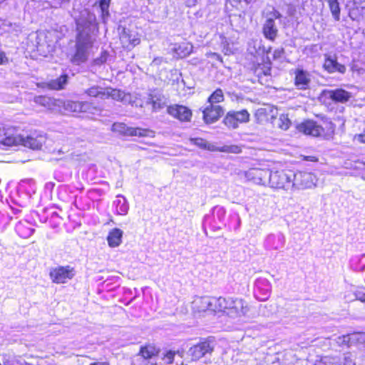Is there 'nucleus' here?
Returning <instances> with one entry per match:
<instances>
[{
	"label": "nucleus",
	"mask_w": 365,
	"mask_h": 365,
	"mask_svg": "<svg viewBox=\"0 0 365 365\" xmlns=\"http://www.w3.org/2000/svg\"><path fill=\"white\" fill-rule=\"evenodd\" d=\"M317 178L314 174L309 172H293L292 185L297 189H307L316 186Z\"/></svg>",
	"instance_id": "4"
},
{
	"label": "nucleus",
	"mask_w": 365,
	"mask_h": 365,
	"mask_svg": "<svg viewBox=\"0 0 365 365\" xmlns=\"http://www.w3.org/2000/svg\"><path fill=\"white\" fill-rule=\"evenodd\" d=\"M214 349V342L209 339H205L191 346L187 351V354L190 356L192 361H198L202 357L211 355Z\"/></svg>",
	"instance_id": "3"
},
{
	"label": "nucleus",
	"mask_w": 365,
	"mask_h": 365,
	"mask_svg": "<svg viewBox=\"0 0 365 365\" xmlns=\"http://www.w3.org/2000/svg\"><path fill=\"white\" fill-rule=\"evenodd\" d=\"M140 354L144 358V359H150L152 356H153L155 354V349L154 347L151 346H146L144 347H142L140 351Z\"/></svg>",
	"instance_id": "40"
},
{
	"label": "nucleus",
	"mask_w": 365,
	"mask_h": 365,
	"mask_svg": "<svg viewBox=\"0 0 365 365\" xmlns=\"http://www.w3.org/2000/svg\"><path fill=\"white\" fill-rule=\"evenodd\" d=\"M123 231L118 228L113 229L107 237L108 245L111 247H116L122 242Z\"/></svg>",
	"instance_id": "24"
},
{
	"label": "nucleus",
	"mask_w": 365,
	"mask_h": 365,
	"mask_svg": "<svg viewBox=\"0 0 365 365\" xmlns=\"http://www.w3.org/2000/svg\"><path fill=\"white\" fill-rule=\"evenodd\" d=\"M248 311V307L245 302L240 299H235V304L232 307V312H227L228 315L231 317H240L246 314Z\"/></svg>",
	"instance_id": "22"
},
{
	"label": "nucleus",
	"mask_w": 365,
	"mask_h": 365,
	"mask_svg": "<svg viewBox=\"0 0 365 365\" xmlns=\"http://www.w3.org/2000/svg\"><path fill=\"white\" fill-rule=\"evenodd\" d=\"M298 128L299 131L304 134L314 137L321 136L324 132V129L322 126L312 120H308L300 124Z\"/></svg>",
	"instance_id": "16"
},
{
	"label": "nucleus",
	"mask_w": 365,
	"mask_h": 365,
	"mask_svg": "<svg viewBox=\"0 0 365 365\" xmlns=\"http://www.w3.org/2000/svg\"><path fill=\"white\" fill-rule=\"evenodd\" d=\"M120 41L123 48L130 50L140 43V39L136 31L123 29L120 34Z\"/></svg>",
	"instance_id": "9"
},
{
	"label": "nucleus",
	"mask_w": 365,
	"mask_h": 365,
	"mask_svg": "<svg viewBox=\"0 0 365 365\" xmlns=\"http://www.w3.org/2000/svg\"><path fill=\"white\" fill-rule=\"evenodd\" d=\"M50 276L55 283H65L73 277L74 270L69 266L58 267L51 271Z\"/></svg>",
	"instance_id": "10"
},
{
	"label": "nucleus",
	"mask_w": 365,
	"mask_h": 365,
	"mask_svg": "<svg viewBox=\"0 0 365 365\" xmlns=\"http://www.w3.org/2000/svg\"><path fill=\"white\" fill-rule=\"evenodd\" d=\"M108 57V53L106 51H103L101 54V56L98 58H96L94 60V63L96 65H101L102 63H105Z\"/></svg>",
	"instance_id": "46"
},
{
	"label": "nucleus",
	"mask_w": 365,
	"mask_h": 365,
	"mask_svg": "<svg viewBox=\"0 0 365 365\" xmlns=\"http://www.w3.org/2000/svg\"><path fill=\"white\" fill-rule=\"evenodd\" d=\"M223 114V108L218 105H209L203 110V118L206 123L217 121Z\"/></svg>",
	"instance_id": "13"
},
{
	"label": "nucleus",
	"mask_w": 365,
	"mask_h": 365,
	"mask_svg": "<svg viewBox=\"0 0 365 365\" xmlns=\"http://www.w3.org/2000/svg\"><path fill=\"white\" fill-rule=\"evenodd\" d=\"M149 103H152L153 109L154 110H158L160 109L164 104V103H161L158 99L154 100L153 97L151 98H150Z\"/></svg>",
	"instance_id": "48"
},
{
	"label": "nucleus",
	"mask_w": 365,
	"mask_h": 365,
	"mask_svg": "<svg viewBox=\"0 0 365 365\" xmlns=\"http://www.w3.org/2000/svg\"><path fill=\"white\" fill-rule=\"evenodd\" d=\"M81 101H58V107L62 106L66 111L81 113Z\"/></svg>",
	"instance_id": "28"
},
{
	"label": "nucleus",
	"mask_w": 365,
	"mask_h": 365,
	"mask_svg": "<svg viewBox=\"0 0 365 365\" xmlns=\"http://www.w3.org/2000/svg\"><path fill=\"white\" fill-rule=\"evenodd\" d=\"M110 0H100L99 1V7L101 11V16L103 21L109 16V6H110Z\"/></svg>",
	"instance_id": "37"
},
{
	"label": "nucleus",
	"mask_w": 365,
	"mask_h": 365,
	"mask_svg": "<svg viewBox=\"0 0 365 365\" xmlns=\"http://www.w3.org/2000/svg\"><path fill=\"white\" fill-rule=\"evenodd\" d=\"M324 363L325 365H355L352 354L349 352L344 354L343 362L337 356H327L324 359Z\"/></svg>",
	"instance_id": "21"
},
{
	"label": "nucleus",
	"mask_w": 365,
	"mask_h": 365,
	"mask_svg": "<svg viewBox=\"0 0 365 365\" xmlns=\"http://www.w3.org/2000/svg\"><path fill=\"white\" fill-rule=\"evenodd\" d=\"M167 110L170 115L180 121H190L192 117V111L184 106H170Z\"/></svg>",
	"instance_id": "11"
},
{
	"label": "nucleus",
	"mask_w": 365,
	"mask_h": 365,
	"mask_svg": "<svg viewBox=\"0 0 365 365\" xmlns=\"http://www.w3.org/2000/svg\"><path fill=\"white\" fill-rule=\"evenodd\" d=\"M270 170L267 169L252 168L246 173L249 180L258 185L269 184Z\"/></svg>",
	"instance_id": "8"
},
{
	"label": "nucleus",
	"mask_w": 365,
	"mask_h": 365,
	"mask_svg": "<svg viewBox=\"0 0 365 365\" xmlns=\"http://www.w3.org/2000/svg\"><path fill=\"white\" fill-rule=\"evenodd\" d=\"M227 304H226V309L228 310L227 312H232V307H233V304H235V299H233L232 298H227Z\"/></svg>",
	"instance_id": "50"
},
{
	"label": "nucleus",
	"mask_w": 365,
	"mask_h": 365,
	"mask_svg": "<svg viewBox=\"0 0 365 365\" xmlns=\"http://www.w3.org/2000/svg\"><path fill=\"white\" fill-rule=\"evenodd\" d=\"M284 53V50L283 48H277L274 51L273 57L274 59L281 58Z\"/></svg>",
	"instance_id": "49"
},
{
	"label": "nucleus",
	"mask_w": 365,
	"mask_h": 365,
	"mask_svg": "<svg viewBox=\"0 0 365 365\" xmlns=\"http://www.w3.org/2000/svg\"><path fill=\"white\" fill-rule=\"evenodd\" d=\"M227 298L224 297H212V311L222 312L226 310V304Z\"/></svg>",
	"instance_id": "33"
},
{
	"label": "nucleus",
	"mask_w": 365,
	"mask_h": 365,
	"mask_svg": "<svg viewBox=\"0 0 365 365\" xmlns=\"http://www.w3.org/2000/svg\"><path fill=\"white\" fill-rule=\"evenodd\" d=\"M331 12L335 20H339L340 8L337 0H327Z\"/></svg>",
	"instance_id": "38"
},
{
	"label": "nucleus",
	"mask_w": 365,
	"mask_h": 365,
	"mask_svg": "<svg viewBox=\"0 0 365 365\" xmlns=\"http://www.w3.org/2000/svg\"><path fill=\"white\" fill-rule=\"evenodd\" d=\"M192 49V46L188 43H182L180 44L174 45L172 51L177 55L179 58H184L188 56Z\"/></svg>",
	"instance_id": "26"
},
{
	"label": "nucleus",
	"mask_w": 365,
	"mask_h": 365,
	"mask_svg": "<svg viewBox=\"0 0 365 365\" xmlns=\"http://www.w3.org/2000/svg\"><path fill=\"white\" fill-rule=\"evenodd\" d=\"M223 101L224 94L220 88H217V90H215L208 98V103H210V106L222 102Z\"/></svg>",
	"instance_id": "36"
},
{
	"label": "nucleus",
	"mask_w": 365,
	"mask_h": 365,
	"mask_svg": "<svg viewBox=\"0 0 365 365\" xmlns=\"http://www.w3.org/2000/svg\"><path fill=\"white\" fill-rule=\"evenodd\" d=\"M355 139L361 143H365V130L363 131V133L356 135L355 136Z\"/></svg>",
	"instance_id": "51"
},
{
	"label": "nucleus",
	"mask_w": 365,
	"mask_h": 365,
	"mask_svg": "<svg viewBox=\"0 0 365 365\" xmlns=\"http://www.w3.org/2000/svg\"><path fill=\"white\" fill-rule=\"evenodd\" d=\"M105 99L111 98L115 101H121L124 97V93L118 89H113L111 88H106L105 90Z\"/></svg>",
	"instance_id": "35"
},
{
	"label": "nucleus",
	"mask_w": 365,
	"mask_h": 365,
	"mask_svg": "<svg viewBox=\"0 0 365 365\" xmlns=\"http://www.w3.org/2000/svg\"><path fill=\"white\" fill-rule=\"evenodd\" d=\"M78 35L75 49L70 54V61L73 64L80 65L85 63L89 56L90 49L95 41L97 27L93 14H87L76 21Z\"/></svg>",
	"instance_id": "1"
},
{
	"label": "nucleus",
	"mask_w": 365,
	"mask_h": 365,
	"mask_svg": "<svg viewBox=\"0 0 365 365\" xmlns=\"http://www.w3.org/2000/svg\"><path fill=\"white\" fill-rule=\"evenodd\" d=\"M263 34L267 38L270 40H274L277 36V29L272 18L266 20L263 26Z\"/></svg>",
	"instance_id": "23"
},
{
	"label": "nucleus",
	"mask_w": 365,
	"mask_h": 365,
	"mask_svg": "<svg viewBox=\"0 0 365 365\" xmlns=\"http://www.w3.org/2000/svg\"><path fill=\"white\" fill-rule=\"evenodd\" d=\"M291 125V120L289 119L288 115L285 114L280 115L277 120V125L279 128L284 130H287Z\"/></svg>",
	"instance_id": "39"
},
{
	"label": "nucleus",
	"mask_w": 365,
	"mask_h": 365,
	"mask_svg": "<svg viewBox=\"0 0 365 365\" xmlns=\"http://www.w3.org/2000/svg\"><path fill=\"white\" fill-rule=\"evenodd\" d=\"M6 61V58L3 52H0V64H2L4 63V61Z\"/></svg>",
	"instance_id": "52"
},
{
	"label": "nucleus",
	"mask_w": 365,
	"mask_h": 365,
	"mask_svg": "<svg viewBox=\"0 0 365 365\" xmlns=\"http://www.w3.org/2000/svg\"><path fill=\"white\" fill-rule=\"evenodd\" d=\"M27 222H19L15 227L16 231L18 235L22 238H28L31 236L34 232V229L28 227Z\"/></svg>",
	"instance_id": "30"
},
{
	"label": "nucleus",
	"mask_w": 365,
	"mask_h": 365,
	"mask_svg": "<svg viewBox=\"0 0 365 365\" xmlns=\"http://www.w3.org/2000/svg\"><path fill=\"white\" fill-rule=\"evenodd\" d=\"M324 68L329 73L339 72L340 73H344L346 70L344 65L338 63L336 58L331 56H329L325 59Z\"/></svg>",
	"instance_id": "19"
},
{
	"label": "nucleus",
	"mask_w": 365,
	"mask_h": 365,
	"mask_svg": "<svg viewBox=\"0 0 365 365\" xmlns=\"http://www.w3.org/2000/svg\"><path fill=\"white\" fill-rule=\"evenodd\" d=\"M273 17H274V19H279V18H280V17H281V14H280V13H279V11H275L274 12V14H273Z\"/></svg>",
	"instance_id": "55"
},
{
	"label": "nucleus",
	"mask_w": 365,
	"mask_h": 365,
	"mask_svg": "<svg viewBox=\"0 0 365 365\" xmlns=\"http://www.w3.org/2000/svg\"><path fill=\"white\" fill-rule=\"evenodd\" d=\"M113 131L127 136L153 137L154 132L148 129L132 128L123 123H115L112 126Z\"/></svg>",
	"instance_id": "7"
},
{
	"label": "nucleus",
	"mask_w": 365,
	"mask_h": 365,
	"mask_svg": "<svg viewBox=\"0 0 365 365\" xmlns=\"http://www.w3.org/2000/svg\"><path fill=\"white\" fill-rule=\"evenodd\" d=\"M102 111V108L95 105L93 102L81 101V113H88L91 114H98Z\"/></svg>",
	"instance_id": "31"
},
{
	"label": "nucleus",
	"mask_w": 365,
	"mask_h": 365,
	"mask_svg": "<svg viewBox=\"0 0 365 365\" xmlns=\"http://www.w3.org/2000/svg\"><path fill=\"white\" fill-rule=\"evenodd\" d=\"M68 76L67 74H63L56 79H52L43 83V87L47 88L49 90H62L68 83Z\"/></svg>",
	"instance_id": "20"
},
{
	"label": "nucleus",
	"mask_w": 365,
	"mask_h": 365,
	"mask_svg": "<svg viewBox=\"0 0 365 365\" xmlns=\"http://www.w3.org/2000/svg\"><path fill=\"white\" fill-rule=\"evenodd\" d=\"M45 143V138L43 135L26 136L24 138L14 133L11 128L0 130V144L6 146H12L21 144L33 150H38Z\"/></svg>",
	"instance_id": "2"
},
{
	"label": "nucleus",
	"mask_w": 365,
	"mask_h": 365,
	"mask_svg": "<svg viewBox=\"0 0 365 365\" xmlns=\"http://www.w3.org/2000/svg\"><path fill=\"white\" fill-rule=\"evenodd\" d=\"M348 339L351 346L358 344H363L365 343V333L364 332H354L349 334Z\"/></svg>",
	"instance_id": "34"
},
{
	"label": "nucleus",
	"mask_w": 365,
	"mask_h": 365,
	"mask_svg": "<svg viewBox=\"0 0 365 365\" xmlns=\"http://www.w3.org/2000/svg\"><path fill=\"white\" fill-rule=\"evenodd\" d=\"M271 292V284L266 279H258L255 284V293L260 301L266 300Z\"/></svg>",
	"instance_id": "12"
},
{
	"label": "nucleus",
	"mask_w": 365,
	"mask_h": 365,
	"mask_svg": "<svg viewBox=\"0 0 365 365\" xmlns=\"http://www.w3.org/2000/svg\"><path fill=\"white\" fill-rule=\"evenodd\" d=\"M270 68L266 67V68H257L256 72L257 74V76L259 77V80L262 78V75L264 76H270Z\"/></svg>",
	"instance_id": "45"
},
{
	"label": "nucleus",
	"mask_w": 365,
	"mask_h": 365,
	"mask_svg": "<svg viewBox=\"0 0 365 365\" xmlns=\"http://www.w3.org/2000/svg\"><path fill=\"white\" fill-rule=\"evenodd\" d=\"M175 356V352L173 351H167L163 358V360L165 364H170L173 362L174 357Z\"/></svg>",
	"instance_id": "43"
},
{
	"label": "nucleus",
	"mask_w": 365,
	"mask_h": 365,
	"mask_svg": "<svg viewBox=\"0 0 365 365\" xmlns=\"http://www.w3.org/2000/svg\"><path fill=\"white\" fill-rule=\"evenodd\" d=\"M117 197L118 199L113 202V205L115 206L116 213L118 215H125L129 210L128 201L123 195H118Z\"/></svg>",
	"instance_id": "25"
},
{
	"label": "nucleus",
	"mask_w": 365,
	"mask_h": 365,
	"mask_svg": "<svg viewBox=\"0 0 365 365\" xmlns=\"http://www.w3.org/2000/svg\"><path fill=\"white\" fill-rule=\"evenodd\" d=\"M353 295L355 296L356 300H359L365 303V288L356 287L354 288Z\"/></svg>",
	"instance_id": "41"
},
{
	"label": "nucleus",
	"mask_w": 365,
	"mask_h": 365,
	"mask_svg": "<svg viewBox=\"0 0 365 365\" xmlns=\"http://www.w3.org/2000/svg\"><path fill=\"white\" fill-rule=\"evenodd\" d=\"M189 140L192 144L199 147L201 149L207 150L210 151L217 150V148H216L215 145L208 143L207 140H205L203 138H191L189 139Z\"/></svg>",
	"instance_id": "29"
},
{
	"label": "nucleus",
	"mask_w": 365,
	"mask_h": 365,
	"mask_svg": "<svg viewBox=\"0 0 365 365\" xmlns=\"http://www.w3.org/2000/svg\"><path fill=\"white\" fill-rule=\"evenodd\" d=\"M230 151L237 153L240 151V149L238 146H232L230 149Z\"/></svg>",
	"instance_id": "53"
},
{
	"label": "nucleus",
	"mask_w": 365,
	"mask_h": 365,
	"mask_svg": "<svg viewBox=\"0 0 365 365\" xmlns=\"http://www.w3.org/2000/svg\"><path fill=\"white\" fill-rule=\"evenodd\" d=\"M284 244L285 237L281 232L269 235L264 241V245L269 250H277L282 248Z\"/></svg>",
	"instance_id": "15"
},
{
	"label": "nucleus",
	"mask_w": 365,
	"mask_h": 365,
	"mask_svg": "<svg viewBox=\"0 0 365 365\" xmlns=\"http://www.w3.org/2000/svg\"><path fill=\"white\" fill-rule=\"evenodd\" d=\"M292 170L270 171L269 185L274 188H284L292 182Z\"/></svg>",
	"instance_id": "6"
},
{
	"label": "nucleus",
	"mask_w": 365,
	"mask_h": 365,
	"mask_svg": "<svg viewBox=\"0 0 365 365\" xmlns=\"http://www.w3.org/2000/svg\"><path fill=\"white\" fill-rule=\"evenodd\" d=\"M226 211L224 207L217 206L213 209V216L217 218L219 221H222L225 218Z\"/></svg>",
	"instance_id": "42"
},
{
	"label": "nucleus",
	"mask_w": 365,
	"mask_h": 365,
	"mask_svg": "<svg viewBox=\"0 0 365 365\" xmlns=\"http://www.w3.org/2000/svg\"><path fill=\"white\" fill-rule=\"evenodd\" d=\"M349 334L338 336L336 339V343L339 346H350L349 340L348 339Z\"/></svg>",
	"instance_id": "44"
},
{
	"label": "nucleus",
	"mask_w": 365,
	"mask_h": 365,
	"mask_svg": "<svg viewBox=\"0 0 365 365\" xmlns=\"http://www.w3.org/2000/svg\"><path fill=\"white\" fill-rule=\"evenodd\" d=\"M326 93L327 96L333 101L342 103L347 102L351 97L349 92L341 88L329 90L326 91Z\"/></svg>",
	"instance_id": "18"
},
{
	"label": "nucleus",
	"mask_w": 365,
	"mask_h": 365,
	"mask_svg": "<svg viewBox=\"0 0 365 365\" xmlns=\"http://www.w3.org/2000/svg\"><path fill=\"white\" fill-rule=\"evenodd\" d=\"M90 365H109L108 362L104 361V362H94L91 363Z\"/></svg>",
	"instance_id": "54"
},
{
	"label": "nucleus",
	"mask_w": 365,
	"mask_h": 365,
	"mask_svg": "<svg viewBox=\"0 0 365 365\" xmlns=\"http://www.w3.org/2000/svg\"><path fill=\"white\" fill-rule=\"evenodd\" d=\"M105 90L106 88H103L98 86H93L86 90H85V93L87 94L90 97H93L100 99H105Z\"/></svg>",
	"instance_id": "32"
},
{
	"label": "nucleus",
	"mask_w": 365,
	"mask_h": 365,
	"mask_svg": "<svg viewBox=\"0 0 365 365\" xmlns=\"http://www.w3.org/2000/svg\"><path fill=\"white\" fill-rule=\"evenodd\" d=\"M192 309L197 312L212 311V297H197L192 303Z\"/></svg>",
	"instance_id": "17"
},
{
	"label": "nucleus",
	"mask_w": 365,
	"mask_h": 365,
	"mask_svg": "<svg viewBox=\"0 0 365 365\" xmlns=\"http://www.w3.org/2000/svg\"><path fill=\"white\" fill-rule=\"evenodd\" d=\"M250 113L245 109L241 110H230L223 119L224 124L230 129H236L240 123H246L250 121Z\"/></svg>",
	"instance_id": "5"
},
{
	"label": "nucleus",
	"mask_w": 365,
	"mask_h": 365,
	"mask_svg": "<svg viewBox=\"0 0 365 365\" xmlns=\"http://www.w3.org/2000/svg\"><path fill=\"white\" fill-rule=\"evenodd\" d=\"M354 288H356V287H354V286H351V287H350V289H349V290L346 291V292H345V294H344V299H345L346 301L352 302V301H355V300H356L355 296H354V295H353V290H354Z\"/></svg>",
	"instance_id": "47"
},
{
	"label": "nucleus",
	"mask_w": 365,
	"mask_h": 365,
	"mask_svg": "<svg viewBox=\"0 0 365 365\" xmlns=\"http://www.w3.org/2000/svg\"><path fill=\"white\" fill-rule=\"evenodd\" d=\"M294 84L301 90H305L309 87L311 83V74L303 69L297 68L294 71Z\"/></svg>",
	"instance_id": "14"
},
{
	"label": "nucleus",
	"mask_w": 365,
	"mask_h": 365,
	"mask_svg": "<svg viewBox=\"0 0 365 365\" xmlns=\"http://www.w3.org/2000/svg\"><path fill=\"white\" fill-rule=\"evenodd\" d=\"M34 101L49 110H53L56 106H58V101L60 100H56L47 96H37L34 98Z\"/></svg>",
	"instance_id": "27"
}]
</instances>
